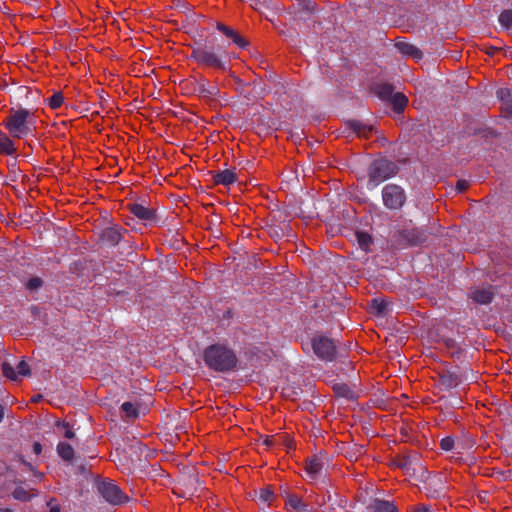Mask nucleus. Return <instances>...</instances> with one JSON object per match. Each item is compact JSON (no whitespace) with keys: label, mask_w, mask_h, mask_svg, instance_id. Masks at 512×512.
Instances as JSON below:
<instances>
[{"label":"nucleus","mask_w":512,"mask_h":512,"mask_svg":"<svg viewBox=\"0 0 512 512\" xmlns=\"http://www.w3.org/2000/svg\"><path fill=\"white\" fill-rule=\"evenodd\" d=\"M203 358L208 368L220 373L233 371L238 364L235 351L222 344L208 346L204 350Z\"/></svg>","instance_id":"f257e3e1"},{"label":"nucleus","mask_w":512,"mask_h":512,"mask_svg":"<svg viewBox=\"0 0 512 512\" xmlns=\"http://www.w3.org/2000/svg\"><path fill=\"white\" fill-rule=\"evenodd\" d=\"M33 119L34 114L31 111L25 108H11L3 124L13 138L20 139L31 132Z\"/></svg>","instance_id":"f03ea898"},{"label":"nucleus","mask_w":512,"mask_h":512,"mask_svg":"<svg viewBox=\"0 0 512 512\" xmlns=\"http://www.w3.org/2000/svg\"><path fill=\"white\" fill-rule=\"evenodd\" d=\"M399 172L398 165L385 157L375 159L368 167L369 183L377 186L381 182L397 175Z\"/></svg>","instance_id":"7ed1b4c3"},{"label":"nucleus","mask_w":512,"mask_h":512,"mask_svg":"<svg viewBox=\"0 0 512 512\" xmlns=\"http://www.w3.org/2000/svg\"><path fill=\"white\" fill-rule=\"evenodd\" d=\"M427 240L426 233L419 228L403 229L396 231L391 239V246L395 249L419 246Z\"/></svg>","instance_id":"20e7f679"},{"label":"nucleus","mask_w":512,"mask_h":512,"mask_svg":"<svg viewBox=\"0 0 512 512\" xmlns=\"http://www.w3.org/2000/svg\"><path fill=\"white\" fill-rule=\"evenodd\" d=\"M191 58L199 65L223 71L226 70V64L221 56L206 45L193 48Z\"/></svg>","instance_id":"39448f33"},{"label":"nucleus","mask_w":512,"mask_h":512,"mask_svg":"<svg viewBox=\"0 0 512 512\" xmlns=\"http://www.w3.org/2000/svg\"><path fill=\"white\" fill-rule=\"evenodd\" d=\"M383 204L387 209L398 210L406 201L404 189L396 184H387L382 189Z\"/></svg>","instance_id":"423d86ee"},{"label":"nucleus","mask_w":512,"mask_h":512,"mask_svg":"<svg viewBox=\"0 0 512 512\" xmlns=\"http://www.w3.org/2000/svg\"><path fill=\"white\" fill-rule=\"evenodd\" d=\"M97 489L102 497L112 505H121L129 500L128 496L112 481L102 480L98 482Z\"/></svg>","instance_id":"0eeeda50"},{"label":"nucleus","mask_w":512,"mask_h":512,"mask_svg":"<svg viewBox=\"0 0 512 512\" xmlns=\"http://www.w3.org/2000/svg\"><path fill=\"white\" fill-rule=\"evenodd\" d=\"M312 348L318 358L324 361H333L336 356V345L333 340L317 336L312 339Z\"/></svg>","instance_id":"6e6552de"},{"label":"nucleus","mask_w":512,"mask_h":512,"mask_svg":"<svg viewBox=\"0 0 512 512\" xmlns=\"http://www.w3.org/2000/svg\"><path fill=\"white\" fill-rule=\"evenodd\" d=\"M440 383L448 389L458 386L463 381V374L459 368L455 370H444L440 374Z\"/></svg>","instance_id":"1a4fd4ad"},{"label":"nucleus","mask_w":512,"mask_h":512,"mask_svg":"<svg viewBox=\"0 0 512 512\" xmlns=\"http://www.w3.org/2000/svg\"><path fill=\"white\" fill-rule=\"evenodd\" d=\"M129 211L136 216L137 218L148 221V222H154L156 221V213L154 209L147 208L142 204L133 203L128 205Z\"/></svg>","instance_id":"9d476101"},{"label":"nucleus","mask_w":512,"mask_h":512,"mask_svg":"<svg viewBox=\"0 0 512 512\" xmlns=\"http://www.w3.org/2000/svg\"><path fill=\"white\" fill-rule=\"evenodd\" d=\"M122 231L126 230L117 225L107 227L101 233V240L111 246H116L122 239Z\"/></svg>","instance_id":"9b49d317"},{"label":"nucleus","mask_w":512,"mask_h":512,"mask_svg":"<svg viewBox=\"0 0 512 512\" xmlns=\"http://www.w3.org/2000/svg\"><path fill=\"white\" fill-rule=\"evenodd\" d=\"M497 98L502 103V111L506 117L512 118V90L509 88H500L496 92Z\"/></svg>","instance_id":"f8f14e48"},{"label":"nucleus","mask_w":512,"mask_h":512,"mask_svg":"<svg viewBox=\"0 0 512 512\" xmlns=\"http://www.w3.org/2000/svg\"><path fill=\"white\" fill-rule=\"evenodd\" d=\"M395 47L398 49V51L403 54L406 57H411L415 60H420L423 57L422 51L416 47L415 45L404 42V41H397L395 43Z\"/></svg>","instance_id":"ddd939ff"},{"label":"nucleus","mask_w":512,"mask_h":512,"mask_svg":"<svg viewBox=\"0 0 512 512\" xmlns=\"http://www.w3.org/2000/svg\"><path fill=\"white\" fill-rule=\"evenodd\" d=\"M346 125L358 136L365 139H368L372 134L374 127L372 125H367L358 120H348Z\"/></svg>","instance_id":"4468645a"},{"label":"nucleus","mask_w":512,"mask_h":512,"mask_svg":"<svg viewBox=\"0 0 512 512\" xmlns=\"http://www.w3.org/2000/svg\"><path fill=\"white\" fill-rule=\"evenodd\" d=\"M216 27L227 38L232 39V41L240 48H245L248 45V42L243 37H241L235 30L226 26L225 24L218 22Z\"/></svg>","instance_id":"2eb2a0df"},{"label":"nucleus","mask_w":512,"mask_h":512,"mask_svg":"<svg viewBox=\"0 0 512 512\" xmlns=\"http://www.w3.org/2000/svg\"><path fill=\"white\" fill-rule=\"evenodd\" d=\"M214 184L216 185H224L229 186L237 181V177L235 172L232 170L226 169L222 171H218L213 176Z\"/></svg>","instance_id":"dca6fc26"},{"label":"nucleus","mask_w":512,"mask_h":512,"mask_svg":"<svg viewBox=\"0 0 512 512\" xmlns=\"http://www.w3.org/2000/svg\"><path fill=\"white\" fill-rule=\"evenodd\" d=\"M121 418L124 421H134L139 416L138 407L132 402H124L121 407Z\"/></svg>","instance_id":"f3484780"},{"label":"nucleus","mask_w":512,"mask_h":512,"mask_svg":"<svg viewBox=\"0 0 512 512\" xmlns=\"http://www.w3.org/2000/svg\"><path fill=\"white\" fill-rule=\"evenodd\" d=\"M16 149L14 142L2 131H0V153L13 155Z\"/></svg>","instance_id":"a211bd4d"},{"label":"nucleus","mask_w":512,"mask_h":512,"mask_svg":"<svg viewBox=\"0 0 512 512\" xmlns=\"http://www.w3.org/2000/svg\"><path fill=\"white\" fill-rule=\"evenodd\" d=\"M333 391L337 396L346 398L347 400H354L356 397L354 391L345 383L334 384Z\"/></svg>","instance_id":"6ab92c4d"},{"label":"nucleus","mask_w":512,"mask_h":512,"mask_svg":"<svg viewBox=\"0 0 512 512\" xmlns=\"http://www.w3.org/2000/svg\"><path fill=\"white\" fill-rule=\"evenodd\" d=\"M389 100L392 102L395 113H402L408 103V98L400 92L395 93Z\"/></svg>","instance_id":"aec40b11"},{"label":"nucleus","mask_w":512,"mask_h":512,"mask_svg":"<svg viewBox=\"0 0 512 512\" xmlns=\"http://www.w3.org/2000/svg\"><path fill=\"white\" fill-rule=\"evenodd\" d=\"M472 298L480 304H488L493 299V293L488 289H477L472 293Z\"/></svg>","instance_id":"412c9836"},{"label":"nucleus","mask_w":512,"mask_h":512,"mask_svg":"<svg viewBox=\"0 0 512 512\" xmlns=\"http://www.w3.org/2000/svg\"><path fill=\"white\" fill-rule=\"evenodd\" d=\"M58 455L65 461H72L74 457L73 447L66 442H59L57 445Z\"/></svg>","instance_id":"4be33fe9"},{"label":"nucleus","mask_w":512,"mask_h":512,"mask_svg":"<svg viewBox=\"0 0 512 512\" xmlns=\"http://www.w3.org/2000/svg\"><path fill=\"white\" fill-rule=\"evenodd\" d=\"M372 507L375 512H399L392 502L386 500L375 499Z\"/></svg>","instance_id":"5701e85b"},{"label":"nucleus","mask_w":512,"mask_h":512,"mask_svg":"<svg viewBox=\"0 0 512 512\" xmlns=\"http://www.w3.org/2000/svg\"><path fill=\"white\" fill-rule=\"evenodd\" d=\"M389 304L386 299L374 298L371 301V309L377 315H385L388 311Z\"/></svg>","instance_id":"b1692460"},{"label":"nucleus","mask_w":512,"mask_h":512,"mask_svg":"<svg viewBox=\"0 0 512 512\" xmlns=\"http://www.w3.org/2000/svg\"><path fill=\"white\" fill-rule=\"evenodd\" d=\"M356 238H357V242H358L360 248L362 250H364L365 252H369L370 247L373 243L372 237L366 232L357 231Z\"/></svg>","instance_id":"393cba45"},{"label":"nucleus","mask_w":512,"mask_h":512,"mask_svg":"<svg viewBox=\"0 0 512 512\" xmlns=\"http://www.w3.org/2000/svg\"><path fill=\"white\" fill-rule=\"evenodd\" d=\"M322 469V463L318 458L308 459L306 461V472L315 478Z\"/></svg>","instance_id":"a878e982"},{"label":"nucleus","mask_w":512,"mask_h":512,"mask_svg":"<svg viewBox=\"0 0 512 512\" xmlns=\"http://www.w3.org/2000/svg\"><path fill=\"white\" fill-rule=\"evenodd\" d=\"M198 95L204 99H211L213 96L217 95L219 90L215 86L206 87L205 84H199L195 89Z\"/></svg>","instance_id":"bb28decb"},{"label":"nucleus","mask_w":512,"mask_h":512,"mask_svg":"<svg viewBox=\"0 0 512 512\" xmlns=\"http://www.w3.org/2000/svg\"><path fill=\"white\" fill-rule=\"evenodd\" d=\"M377 94L383 100H389L395 93L391 84H381L377 87Z\"/></svg>","instance_id":"cd10ccee"},{"label":"nucleus","mask_w":512,"mask_h":512,"mask_svg":"<svg viewBox=\"0 0 512 512\" xmlns=\"http://www.w3.org/2000/svg\"><path fill=\"white\" fill-rule=\"evenodd\" d=\"M499 22L506 29H512V10H504L499 16Z\"/></svg>","instance_id":"c85d7f7f"},{"label":"nucleus","mask_w":512,"mask_h":512,"mask_svg":"<svg viewBox=\"0 0 512 512\" xmlns=\"http://www.w3.org/2000/svg\"><path fill=\"white\" fill-rule=\"evenodd\" d=\"M2 373L5 377L9 378L10 380H18L17 372L15 371L13 366L7 362H4L2 364Z\"/></svg>","instance_id":"c756f323"},{"label":"nucleus","mask_w":512,"mask_h":512,"mask_svg":"<svg viewBox=\"0 0 512 512\" xmlns=\"http://www.w3.org/2000/svg\"><path fill=\"white\" fill-rule=\"evenodd\" d=\"M64 100V96L61 92H55L50 98H49V106L52 109H58Z\"/></svg>","instance_id":"7c9ffc66"},{"label":"nucleus","mask_w":512,"mask_h":512,"mask_svg":"<svg viewBox=\"0 0 512 512\" xmlns=\"http://www.w3.org/2000/svg\"><path fill=\"white\" fill-rule=\"evenodd\" d=\"M444 342L446 348L451 351L452 355H458L462 353L461 347L457 344V342L454 339L448 338Z\"/></svg>","instance_id":"2f4dec72"},{"label":"nucleus","mask_w":512,"mask_h":512,"mask_svg":"<svg viewBox=\"0 0 512 512\" xmlns=\"http://www.w3.org/2000/svg\"><path fill=\"white\" fill-rule=\"evenodd\" d=\"M273 497H274V492L270 486H267L260 490L259 498L263 502H270V501H272Z\"/></svg>","instance_id":"473e14b6"},{"label":"nucleus","mask_w":512,"mask_h":512,"mask_svg":"<svg viewBox=\"0 0 512 512\" xmlns=\"http://www.w3.org/2000/svg\"><path fill=\"white\" fill-rule=\"evenodd\" d=\"M16 369H17L18 376H29L31 374L29 365L24 360H22L18 363Z\"/></svg>","instance_id":"72a5a7b5"},{"label":"nucleus","mask_w":512,"mask_h":512,"mask_svg":"<svg viewBox=\"0 0 512 512\" xmlns=\"http://www.w3.org/2000/svg\"><path fill=\"white\" fill-rule=\"evenodd\" d=\"M454 446V439L452 437H445L440 441L441 449L450 451Z\"/></svg>","instance_id":"f704fd0d"},{"label":"nucleus","mask_w":512,"mask_h":512,"mask_svg":"<svg viewBox=\"0 0 512 512\" xmlns=\"http://www.w3.org/2000/svg\"><path fill=\"white\" fill-rule=\"evenodd\" d=\"M42 284H43L42 279H40L39 277H33L28 281L27 287L30 290H36V289L40 288L42 286Z\"/></svg>","instance_id":"c9c22d12"},{"label":"nucleus","mask_w":512,"mask_h":512,"mask_svg":"<svg viewBox=\"0 0 512 512\" xmlns=\"http://www.w3.org/2000/svg\"><path fill=\"white\" fill-rule=\"evenodd\" d=\"M57 426H58V427H62V428H64V429L66 430V431H65V435H64V436H65L67 439H73V438L75 437L74 432H73V431H71V430L69 429V424H68L67 422H61V421H58V422H57Z\"/></svg>","instance_id":"e433bc0d"},{"label":"nucleus","mask_w":512,"mask_h":512,"mask_svg":"<svg viewBox=\"0 0 512 512\" xmlns=\"http://www.w3.org/2000/svg\"><path fill=\"white\" fill-rule=\"evenodd\" d=\"M395 464L401 469H407L410 464L409 457L403 456L396 460Z\"/></svg>","instance_id":"4c0bfd02"},{"label":"nucleus","mask_w":512,"mask_h":512,"mask_svg":"<svg viewBox=\"0 0 512 512\" xmlns=\"http://www.w3.org/2000/svg\"><path fill=\"white\" fill-rule=\"evenodd\" d=\"M300 6V9L303 11L311 12L313 7L311 5L310 0H297Z\"/></svg>","instance_id":"58836bf2"},{"label":"nucleus","mask_w":512,"mask_h":512,"mask_svg":"<svg viewBox=\"0 0 512 512\" xmlns=\"http://www.w3.org/2000/svg\"><path fill=\"white\" fill-rule=\"evenodd\" d=\"M289 504L294 508V509H297V510H301V507L304 506L302 504V501L300 498L296 497V496H293L289 499Z\"/></svg>","instance_id":"ea45409f"},{"label":"nucleus","mask_w":512,"mask_h":512,"mask_svg":"<svg viewBox=\"0 0 512 512\" xmlns=\"http://www.w3.org/2000/svg\"><path fill=\"white\" fill-rule=\"evenodd\" d=\"M469 187V182L467 180L460 179L457 181L456 189L458 192L462 193L466 191Z\"/></svg>","instance_id":"a19ab883"},{"label":"nucleus","mask_w":512,"mask_h":512,"mask_svg":"<svg viewBox=\"0 0 512 512\" xmlns=\"http://www.w3.org/2000/svg\"><path fill=\"white\" fill-rule=\"evenodd\" d=\"M13 495L16 499H20V500H26L28 498L27 492L25 490H23L22 488L15 489Z\"/></svg>","instance_id":"79ce46f5"},{"label":"nucleus","mask_w":512,"mask_h":512,"mask_svg":"<svg viewBox=\"0 0 512 512\" xmlns=\"http://www.w3.org/2000/svg\"><path fill=\"white\" fill-rule=\"evenodd\" d=\"M33 451H34V453H35V454H40V453H41V451H42V446H41V444H40V443H38V442H35V443L33 444Z\"/></svg>","instance_id":"37998d69"},{"label":"nucleus","mask_w":512,"mask_h":512,"mask_svg":"<svg viewBox=\"0 0 512 512\" xmlns=\"http://www.w3.org/2000/svg\"><path fill=\"white\" fill-rule=\"evenodd\" d=\"M496 51H498V48L494 47V46H491V47L488 48L487 54L488 55H493Z\"/></svg>","instance_id":"c03bdc74"},{"label":"nucleus","mask_w":512,"mask_h":512,"mask_svg":"<svg viewBox=\"0 0 512 512\" xmlns=\"http://www.w3.org/2000/svg\"><path fill=\"white\" fill-rule=\"evenodd\" d=\"M60 511H61V509H60L59 505L50 506L49 512H60Z\"/></svg>","instance_id":"a18cd8bd"},{"label":"nucleus","mask_w":512,"mask_h":512,"mask_svg":"<svg viewBox=\"0 0 512 512\" xmlns=\"http://www.w3.org/2000/svg\"><path fill=\"white\" fill-rule=\"evenodd\" d=\"M3 417H4V408H3V406L0 404V422L2 421Z\"/></svg>","instance_id":"49530a36"},{"label":"nucleus","mask_w":512,"mask_h":512,"mask_svg":"<svg viewBox=\"0 0 512 512\" xmlns=\"http://www.w3.org/2000/svg\"><path fill=\"white\" fill-rule=\"evenodd\" d=\"M41 398H42V396H41V395H37V396H34L32 400H33L34 402H37V401H39Z\"/></svg>","instance_id":"de8ad7c7"},{"label":"nucleus","mask_w":512,"mask_h":512,"mask_svg":"<svg viewBox=\"0 0 512 512\" xmlns=\"http://www.w3.org/2000/svg\"><path fill=\"white\" fill-rule=\"evenodd\" d=\"M265 444H266V445H270V444H271V441H270V440H268V439H266V440H265Z\"/></svg>","instance_id":"09e8293b"}]
</instances>
